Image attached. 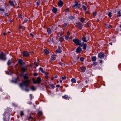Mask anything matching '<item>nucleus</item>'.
<instances>
[{"label": "nucleus", "mask_w": 121, "mask_h": 121, "mask_svg": "<svg viewBox=\"0 0 121 121\" xmlns=\"http://www.w3.org/2000/svg\"><path fill=\"white\" fill-rule=\"evenodd\" d=\"M30 81L28 79L24 81L22 83L19 84V86L21 87H22L23 85L25 86L26 87L29 86V83Z\"/></svg>", "instance_id": "1"}, {"label": "nucleus", "mask_w": 121, "mask_h": 121, "mask_svg": "<svg viewBox=\"0 0 121 121\" xmlns=\"http://www.w3.org/2000/svg\"><path fill=\"white\" fill-rule=\"evenodd\" d=\"M4 117L3 119L4 121H6V117H9L10 114L8 112L5 111L4 112V113L3 114Z\"/></svg>", "instance_id": "2"}, {"label": "nucleus", "mask_w": 121, "mask_h": 121, "mask_svg": "<svg viewBox=\"0 0 121 121\" xmlns=\"http://www.w3.org/2000/svg\"><path fill=\"white\" fill-rule=\"evenodd\" d=\"M32 80L33 83L34 84H36V83L39 84V83L41 82V79L39 77H38L37 78L36 80H35L34 78H33Z\"/></svg>", "instance_id": "3"}, {"label": "nucleus", "mask_w": 121, "mask_h": 121, "mask_svg": "<svg viewBox=\"0 0 121 121\" xmlns=\"http://www.w3.org/2000/svg\"><path fill=\"white\" fill-rule=\"evenodd\" d=\"M73 41L77 45H80L81 44L80 42H81V41L77 39H73Z\"/></svg>", "instance_id": "4"}, {"label": "nucleus", "mask_w": 121, "mask_h": 121, "mask_svg": "<svg viewBox=\"0 0 121 121\" xmlns=\"http://www.w3.org/2000/svg\"><path fill=\"white\" fill-rule=\"evenodd\" d=\"M104 53L103 52H101L98 54V57L99 58L103 59L104 58Z\"/></svg>", "instance_id": "5"}, {"label": "nucleus", "mask_w": 121, "mask_h": 121, "mask_svg": "<svg viewBox=\"0 0 121 121\" xmlns=\"http://www.w3.org/2000/svg\"><path fill=\"white\" fill-rule=\"evenodd\" d=\"M18 63L20 67L22 66L23 64H25L26 62H23V60L22 59H19L18 60Z\"/></svg>", "instance_id": "6"}, {"label": "nucleus", "mask_w": 121, "mask_h": 121, "mask_svg": "<svg viewBox=\"0 0 121 121\" xmlns=\"http://www.w3.org/2000/svg\"><path fill=\"white\" fill-rule=\"evenodd\" d=\"M76 24L77 26L81 29V28L83 26V24L80 22L76 23Z\"/></svg>", "instance_id": "7"}, {"label": "nucleus", "mask_w": 121, "mask_h": 121, "mask_svg": "<svg viewBox=\"0 0 121 121\" xmlns=\"http://www.w3.org/2000/svg\"><path fill=\"white\" fill-rule=\"evenodd\" d=\"M0 59L4 60H6L5 56L4 55V54L3 53H1L0 54Z\"/></svg>", "instance_id": "8"}, {"label": "nucleus", "mask_w": 121, "mask_h": 121, "mask_svg": "<svg viewBox=\"0 0 121 121\" xmlns=\"http://www.w3.org/2000/svg\"><path fill=\"white\" fill-rule=\"evenodd\" d=\"M29 53L26 51H25L23 52V56L24 57H27L29 56Z\"/></svg>", "instance_id": "9"}, {"label": "nucleus", "mask_w": 121, "mask_h": 121, "mask_svg": "<svg viewBox=\"0 0 121 121\" xmlns=\"http://www.w3.org/2000/svg\"><path fill=\"white\" fill-rule=\"evenodd\" d=\"M81 5L80 4H78V3L76 2H75L74 5H73L72 6V7L73 8H74L75 7V6L77 7V8H79L80 7V6Z\"/></svg>", "instance_id": "10"}, {"label": "nucleus", "mask_w": 121, "mask_h": 121, "mask_svg": "<svg viewBox=\"0 0 121 121\" xmlns=\"http://www.w3.org/2000/svg\"><path fill=\"white\" fill-rule=\"evenodd\" d=\"M20 67H21V70L23 73L25 72L27 70L26 67H23L22 66Z\"/></svg>", "instance_id": "11"}, {"label": "nucleus", "mask_w": 121, "mask_h": 121, "mask_svg": "<svg viewBox=\"0 0 121 121\" xmlns=\"http://www.w3.org/2000/svg\"><path fill=\"white\" fill-rule=\"evenodd\" d=\"M63 4V2L62 1H59L58 3V5L60 7H61Z\"/></svg>", "instance_id": "12"}, {"label": "nucleus", "mask_w": 121, "mask_h": 121, "mask_svg": "<svg viewBox=\"0 0 121 121\" xmlns=\"http://www.w3.org/2000/svg\"><path fill=\"white\" fill-rule=\"evenodd\" d=\"M82 51V49L80 47H78L76 49V52L77 53H79L81 52Z\"/></svg>", "instance_id": "13"}, {"label": "nucleus", "mask_w": 121, "mask_h": 121, "mask_svg": "<svg viewBox=\"0 0 121 121\" xmlns=\"http://www.w3.org/2000/svg\"><path fill=\"white\" fill-rule=\"evenodd\" d=\"M62 98L67 100H68L70 98L67 95H65L62 96Z\"/></svg>", "instance_id": "14"}, {"label": "nucleus", "mask_w": 121, "mask_h": 121, "mask_svg": "<svg viewBox=\"0 0 121 121\" xmlns=\"http://www.w3.org/2000/svg\"><path fill=\"white\" fill-rule=\"evenodd\" d=\"M47 32L48 33V35L50 34L51 33V31L50 28H48Z\"/></svg>", "instance_id": "15"}, {"label": "nucleus", "mask_w": 121, "mask_h": 121, "mask_svg": "<svg viewBox=\"0 0 121 121\" xmlns=\"http://www.w3.org/2000/svg\"><path fill=\"white\" fill-rule=\"evenodd\" d=\"M91 58L92 61H95L96 60V57L95 56H93L91 57Z\"/></svg>", "instance_id": "16"}, {"label": "nucleus", "mask_w": 121, "mask_h": 121, "mask_svg": "<svg viewBox=\"0 0 121 121\" xmlns=\"http://www.w3.org/2000/svg\"><path fill=\"white\" fill-rule=\"evenodd\" d=\"M56 56L55 55L52 56L51 57V60H55L56 59Z\"/></svg>", "instance_id": "17"}, {"label": "nucleus", "mask_w": 121, "mask_h": 121, "mask_svg": "<svg viewBox=\"0 0 121 121\" xmlns=\"http://www.w3.org/2000/svg\"><path fill=\"white\" fill-rule=\"evenodd\" d=\"M52 12L54 13H56L57 12V9L55 7H53L52 9Z\"/></svg>", "instance_id": "18"}, {"label": "nucleus", "mask_w": 121, "mask_h": 121, "mask_svg": "<svg viewBox=\"0 0 121 121\" xmlns=\"http://www.w3.org/2000/svg\"><path fill=\"white\" fill-rule=\"evenodd\" d=\"M80 69L81 70H82V71L81 72H84L85 70V68L83 66L81 67L80 68Z\"/></svg>", "instance_id": "19"}, {"label": "nucleus", "mask_w": 121, "mask_h": 121, "mask_svg": "<svg viewBox=\"0 0 121 121\" xmlns=\"http://www.w3.org/2000/svg\"><path fill=\"white\" fill-rule=\"evenodd\" d=\"M82 40L84 42H87V40L86 39V38L85 36L83 37L82 39Z\"/></svg>", "instance_id": "20"}, {"label": "nucleus", "mask_w": 121, "mask_h": 121, "mask_svg": "<svg viewBox=\"0 0 121 121\" xmlns=\"http://www.w3.org/2000/svg\"><path fill=\"white\" fill-rule=\"evenodd\" d=\"M28 74L26 73H25V75L23 76V78L24 79H27L28 78V77L27 76Z\"/></svg>", "instance_id": "21"}, {"label": "nucleus", "mask_w": 121, "mask_h": 121, "mask_svg": "<svg viewBox=\"0 0 121 121\" xmlns=\"http://www.w3.org/2000/svg\"><path fill=\"white\" fill-rule=\"evenodd\" d=\"M30 119L34 120V119L33 117H32V116H31V115H29L28 116L27 118L28 120L29 121Z\"/></svg>", "instance_id": "22"}, {"label": "nucleus", "mask_w": 121, "mask_h": 121, "mask_svg": "<svg viewBox=\"0 0 121 121\" xmlns=\"http://www.w3.org/2000/svg\"><path fill=\"white\" fill-rule=\"evenodd\" d=\"M43 52L46 54L47 55H48L49 54V51L46 49H44Z\"/></svg>", "instance_id": "23"}, {"label": "nucleus", "mask_w": 121, "mask_h": 121, "mask_svg": "<svg viewBox=\"0 0 121 121\" xmlns=\"http://www.w3.org/2000/svg\"><path fill=\"white\" fill-rule=\"evenodd\" d=\"M42 114L43 113L41 111H39L38 112V113L37 114V116H39L42 115Z\"/></svg>", "instance_id": "24"}, {"label": "nucleus", "mask_w": 121, "mask_h": 121, "mask_svg": "<svg viewBox=\"0 0 121 121\" xmlns=\"http://www.w3.org/2000/svg\"><path fill=\"white\" fill-rule=\"evenodd\" d=\"M9 3L10 4V5L12 6H14V4L13 1H9Z\"/></svg>", "instance_id": "25"}, {"label": "nucleus", "mask_w": 121, "mask_h": 121, "mask_svg": "<svg viewBox=\"0 0 121 121\" xmlns=\"http://www.w3.org/2000/svg\"><path fill=\"white\" fill-rule=\"evenodd\" d=\"M121 16V11L120 10L119 11L117 12V16L120 17Z\"/></svg>", "instance_id": "26"}, {"label": "nucleus", "mask_w": 121, "mask_h": 121, "mask_svg": "<svg viewBox=\"0 0 121 121\" xmlns=\"http://www.w3.org/2000/svg\"><path fill=\"white\" fill-rule=\"evenodd\" d=\"M87 45L86 43L84 44L83 46V49L85 50H86V49Z\"/></svg>", "instance_id": "27"}, {"label": "nucleus", "mask_w": 121, "mask_h": 121, "mask_svg": "<svg viewBox=\"0 0 121 121\" xmlns=\"http://www.w3.org/2000/svg\"><path fill=\"white\" fill-rule=\"evenodd\" d=\"M71 81L73 83H75L76 82V79L75 78H73L71 79Z\"/></svg>", "instance_id": "28"}, {"label": "nucleus", "mask_w": 121, "mask_h": 121, "mask_svg": "<svg viewBox=\"0 0 121 121\" xmlns=\"http://www.w3.org/2000/svg\"><path fill=\"white\" fill-rule=\"evenodd\" d=\"M59 40L61 42H62L64 40V39L62 37H60L59 39Z\"/></svg>", "instance_id": "29"}, {"label": "nucleus", "mask_w": 121, "mask_h": 121, "mask_svg": "<svg viewBox=\"0 0 121 121\" xmlns=\"http://www.w3.org/2000/svg\"><path fill=\"white\" fill-rule=\"evenodd\" d=\"M69 18L70 19H73L75 18V17L74 16H71L69 17Z\"/></svg>", "instance_id": "30"}, {"label": "nucleus", "mask_w": 121, "mask_h": 121, "mask_svg": "<svg viewBox=\"0 0 121 121\" xmlns=\"http://www.w3.org/2000/svg\"><path fill=\"white\" fill-rule=\"evenodd\" d=\"M82 8L83 9L84 11H85L86 10H87L85 6L83 5L82 6Z\"/></svg>", "instance_id": "31"}, {"label": "nucleus", "mask_w": 121, "mask_h": 121, "mask_svg": "<svg viewBox=\"0 0 121 121\" xmlns=\"http://www.w3.org/2000/svg\"><path fill=\"white\" fill-rule=\"evenodd\" d=\"M11 60H9L7 62V64L8 65H10L11 64Z\"/></svg>", "instance_id": "32"}, {"label": "nucleus", "mask_w": 121, "mask_h": 121, "mask_svg": "<svg viewBox=\"0 0 121 121\" xmlns=\"http://www.w3.org/2000/svg\"><path fill=\"white\" fill-rule=\"evenodd\" d=\"M49 85H50L51 88L52 89H54L55 87L54 85V84H50Z\"/></svg>", "instance_id": "33"}, {"label": "nucleus", "mask_w": 121, "mask_h": 121, "mask_svg": "<svg viewBox=\"0 0 121 121\" xmlns=\"http://www.w3.org/2000/svg\"><path fill=\"white\" fill-rule=\"evenodd\" d=\"M80 20L82 22H83L85 21V19L83 17H82Z\"/></svg>", "instance_id": "34"}, {"label": "nucleus", "mask_w": 121, "mask_h": 121, "mask_svg": "<svg viewBox=\"0 0 121 121\" xmlns=\"http://www.w3.org/2000/svg\"><path fill=\"white\" fill-rule=\"evenodd\" d=\"M39 70L41 71V72L43 73H45V72L43 71L42 68L40 67L39 69Z\"/></svg>", "instance_id": "35"}, {"label": "nucleus", "mask_w": 121, "mask_h": 121, "mask_svg": "<svg viewBox=\"0 0 121 121\" xmlns=\"http://www.w3.org/2000/svg\"><path fill=\"white\" fill-rule=\"evenodd\" d=\"M31 89L32 91H35V88L34 86H31Z\"/></svg>", "instance_id": "36"}, {"label": "nucleus", "mask_w": 121, "mask_h": 121, "mask_svg": "<svg viewBox=\"0 0 121 121\" xmlns=\"http://www.w3.org/2000/svg\"><path fill=\"white\" fill-rule=\"evenodd\" d=\"M69 37V36H68V35H66L65 36V39L66 40H67L68 39Z\"/></svg>", "instance_id": "37"}, {"label": "nucleus", "mask_w": 121, "mask_h": 121, "mask_svg": "<svg viewBox=\"0 0 121 121\" xmlns=\"http://www.w3.org/2000/svg\"><path fill=\"white\" fill-rule=\"evenodd\" d=\"M107 14L108 15V16L109 17H112V13L111 12H109L108 14Z\"/></svg>", "instance_id": "38"}, {"label": "nucleus", "mask_w": 121, "mask_h": 121, "mask_svg": "<svg viewBox=\"0 0 121 121\" xmlns=\"http://www.w3.org/2000/svg\"><path fill=\"white\" fill-rule=\"evenodd\" d=\"M20 115L21 117H22L24 115V113L22 111H21L20 112Z\"/></svg>", "instance_id": "39"}, {"label": "nucleus", "mask_w": 121, "mask_h": 121, "mask_svg": "<svg viewBox=\"0 0 121 121\" xmlns=\"http://www.w3.org/2000/svg\"><path fill=\"white\" fill-rule=\"evenodd\" d=\"M60 64L62 67H64L65 66V64L64 63L60 62Z\"/></svg>", "instance_id": "40"}, {"label": "nucleus", "mask_w": 121, "mask_h": 121, "mask_svg": "<svg viewBox=\"0 0 121 121\" xmlns=\"http://www.w3.org/2000/svg\"><path fill=\"white\" fill-rule=\"evenodd\" d=\"M84 60V58L82 57H81L80 58V60L81 62L83 61Z\"/></svg>", "instance_id": "41"}, {"label": "nucleus", "mask_w": 121, "mask_h": 121, "mask_svg": "<svg viewBox=\"0 0 121 121\" xmlns=\"http://www.w3.org/2000/svg\"><path fill=\"white\" fill-rule=\"evenodd\" d=\"M57 76H54V77H53L52 78H51V80H53V79H54L55 78H57Z\"/></svg>", "instance_id": "42"}, {"label": "nucleus", "mask_w": 121, "mask_h": 121, "mask_svg": "<svg viewBox=\"0 0 121 121\" xmlns=\"http://www.w3.org/2000/svg\"><path fill=\"white\" fill-rule=\"evenodd\" d=\"M97 13L96 12H95L93 13V15L94 16H96L97 15Z\"/></svg>", "instance_id": "43"}, {"label": "nucleus", "mask_w": 121, "mask_h": 121, "mask_svg": "<svg viewBox=\"0 0 121 121\" xmlns=\"http://www.w3.org/2000/svg\"><path fill=\"white\" fill-rule=\"evenodd\" d=\"M69 8H66L65 9V12H67L69 10Z\"/></svg>", "instance_id": "44"}, {"label": "nucleus", "mask_w": 121, "mask_h": 121, "mask_svg": "<svg viewBox=\"0 0 121 121\" xmlns=\"http://www.w3.org/2000/svg\"><path fill=\"white\" fill-rule=\"evenodd\" d=\"M66 77L65 76H64L62 78V80H64V79L65 80L66 79Z\"/></svg>", "instance_id": "45"}, {"label": "nucleus", "mask_w": 121, "mask_h": 121, "mask_svg": "<svg viewBox=\"0 0 121 121\" xmlns=\"http://www.w3.org/2000/svg\"><path fill=\"white\" fill-rule=\"evenodd\" d=\"M34 64L36 66H38V65L37 62L36 61H35L34 62Z\"/></svg>", "instance_id": "46"}, {"label": "nucleus", "mask_w": 121, "mask_h": 121, "mask_svg": "<svg viewBox=\"0 0 121 121\" xmlns=\"http://www.w3.org/2000/svg\"><path fill=\"white\" fill-rule=\"evenodd\" d=\"M67 23H65L64 25H63V26L64 27H65L67 26Z\"/></svg>", "instance_id": "47"}, {"label": "nucleus", "mask_w": 121, "mask_h": 121, "mask_svg": "<svg viewBox=\"0 0 121 121\" xmlns=\"http://www.w3.org/2000/svg\"><path fill=\"white\" fill-rule=\"evenodd\" d=\"M51 38H50V39H48V42H50V43H51Z\"/></svg>", "instance_id": "48"}, {"label": "nucleus", "mask_w": 121, "mask_h": 121, "mask_svg": "<svg viewBox=\"0 0 121 121\" xmlns=\"http://www.w3.org/2000/svg\"><path fill=\"white\" fill-rule=\"evenodd\" d=\"M33 75L35 76H36L38 75V74L36 73H34L33 74Z\"/></svg>", "instance_id": "49"}, {"label": "nucleus", "mask_w": 121, "mask_h": 121, "mask_svg": "<svg viewBox=\"0 0 121 121\" xmlns=\"http://www.w3.org/2000/svg\"><path fill=\"white\" fill-rule=\"evenodd\" d=\"M107 27L109 28H110L112 27V26L110 25H109Z\"/></svg>", "instance_id": "50"}, {"label": "nucleus", "mask_w": 121, "mask_h": 121, "mask_svg": "<svg viewBox=\"0 0 121 121\" xmlns=\"http://www.w3.org/2000/svg\"><path fill=\"white\" fill-rule=\"evenodd\" d=\"M40 2H36V4L38 6L40 4Z\"/></svg>", "instance_id": "51"}, {"label": "nucleus", "mask_w": 121, "mask_h": 121, "mask_svg": "<svg viewBox=\"0 0 121 121\" xmlns=\"http://www.w3.org/2000/svg\"><path fill=\"white\" fill-rule=\"evenodd\" d=\"M67 35H68V36H70V33L69 32V31H68L67 32Z\"/></svg>", "instance_id": "52"}, {"label": "nucleus", "mask_w": 121, "mask_h": 121, "mask_svg": "<svg viewBox=\"0 0 121 121\" xmlns=\"http://www.w3.org/2000/svg\"><path fill=\"white\" fill-rule=\"evenodd\" d=\"M9 15V13H7L5 14V16H8Z\"/></svg>", "instance_id": "53"}, {"label": "nucleus", "mask_w": 121, "mask_h": 121, "mask_svg": "<svg viewBox=\"0 0 121 121\" xmlns=\"http://www.w3.org/2000/svg\"><path fill=\"white\" fill-rule=\"evenodd\" d=\"M0 11H2L4 12V10L2 8H0Z\"/></svg>", "instance_id": "54"}, {"label": "nucleus", "mask_w": 121, "mask_h": 121, "mask_svg": "<svg viewBox=\"0 0 121 121\" xmlns=\"http://www.w3.org/2000/svg\"><path fill=\"white\" fill-rule=\"evenodd\" d=\"M30 99H31L32 98V96L31 94L30 95Z\"/></svg>", "instance_id": "55"}, {"label": "nucleus", "mask_w": 121, "mask_h": 121, "mask_svg": "<svg viewBox=\"0 0 121 121\" xmlns=\"http://www.w3.org/2000/svg\"><path fill=\"white\" fill-rule=\"evenodd\" d=\"M62 48L60 46H59L58 47V49H59L60 50Z\"/></svg>", "instance_id": "56"}, {"label": "nucleus", "mask_w": 121, "mask_h": 121, "mask_svg": "<svg viewBox=\"0 0 121 121\" xmlns=\"http://www.w3.org/2000/svg\"><path fill=\"white\" fill-rule=\"evenodd\" d=\"M22 15H19L18 17V18H21L22 17Z\"/></svg>", "instance_id": "57"}, {"label": "nucleus", "mask_w": 121, "mask_h": 121, "mask_svg": "<svg viewBox=\"0 0 121 121\" xmlns=\"http://www.w3.org/2000/svg\"><path fill=\"white\" fill-rule=\"evenodd\" d=\"M22 26H20L19 27V29L20 30V29H21L22 28Z\"/></svg>", "instance_id": "58"}, {"label": "nucleus", "mask_w": 121, "mask_h": 121, "mask_svg": "<svg viewBox=\"0 0 121 121\" xmlns=\"http://www.w3.org/2000/svg\"><path fill=\"white\" fill-rule=\"evenodd\" d=\"M27 19H25L24 21V22H27Z\"/></svg>", "instance_id": "59"}, {"label": "nucleus", "mask_w": 121, "mask_h": 121, "mask_svg": "<svg viewBox=\"0 0 121 121\" xmlns=\"http://www.w3.org/2000/svg\"><path fill=\"white\" fill-rule=\"evenodd\" d=\"M56 52H57V53H60V51H59V50H57L56 51Z\"/></svg>", "instance_id": "60"}, {"label": "nucleus", "mask_w": 121, "mask_h": 121, "mask_svg": "<svg viewBox=\"0 0 121 121\" xmlns=\"http://www.w3.org/2000/svg\"><path fill=\"white\" fill-rule=\"evenodd\" d=\"M48 75H46L45 78L47 79H48Z\"/></svg>", "instance_id": "61"}, {"label": "nucleus", "mask_w": 121, "mask_h": 121, "mask_svg": "<svg viewBox=\"0 0 121 121\" xmlns=\"http://www.w3.org/2000/svg\"><path fill=\"white\" fill-rule=\"evenodd\" d=\"M60 86V85H56V87H59Z\"/></svg>", "instance_id": "62"}, {"label": "nucleus", "mask_w": 121, "mask_h": 121, "mask_svg": "<svg viewBox=\"0 0 121 121\" xmlns=\"http://www.w3.org/2000/svg\"><path fill=\"white\" fill-rule=\"evenodd\" d=\"M45 73V74L46 75H48V73L47 72H45L44 73Z\"/></svg>", "instance_id": "63"}, {"label": "nucleus", "mask_w": 121, "mask_h": 121, "mask_svg": "<svg viewBox=\"0 0 121 121\" xmlns=\"http://www.w3.org/2000/svg\"><path fill=\"white\" fill-rule=\"evenodd\" d=\"M99 62H100L101 63H102V62H103V61H102V60H100L99 61Z\"/></svg>", "instance_id": "64"}]
</instances>
